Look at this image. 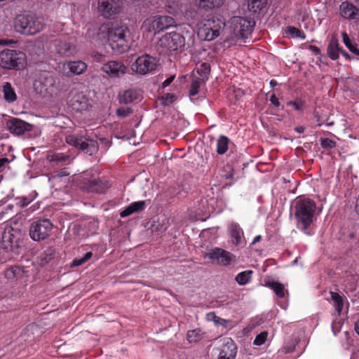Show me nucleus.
Instances as JSON below:
<instances>
[{
  "label": "nucleus",
  "instance_id": "1",
  "mask_svg": "<svg viewBox=\"0 0 359 359\" xmlns=\"http://www.w3.org/2000/svg\"><path fill=\"white\" fill-rule=\"evenodd\" d=\"M100 29L107 32L109 43L116 53H125L130 48L129 29L126 25L116 22L102 25Z\"/></svg>",
  "mask_w": 359,
  "mask_h": 359
},
{
  "label": "nucleus",
  "instance_id": "2",
  "mask_svg": "<svg viewBox=\"0 0 359 359\" xmlns=\"http://www.w3.org/2000/svg\"><path fill=\"white\" fill-rule=\"evenodd\" d=\"M294 217L297 219V227L305 234L311 236L309 227L314 221L316 210V202L309 198H303L295 203Z\"/></svg>",
  "mask_w": 359,
  "mask_h": 359
},
{
  "label": "nucleus",
  "instance_id": "3",
  "mask_svg": "<svg viewBox=\"0 0 359 359\" xmlns=\"http://www.w3.org/2000/svg\"><path fill=\"white\" fill-rule=\"evenodd\" d=\"M14 26L17 32L30 35L39 32L43 27L41 21L32 13L18 15L15 19Z\"/></svg>",
  "mask_w": 359,
  "mask_h": 359
},
{
  "label": "nucleus",
  "instance_id": "4",
  "mask_svg": "<svg viewBox=\"0 0 359 359\" xmlns=\"http://www.w3.org/2000/svg\"><path fill=\"white\" fill-rule=\"evenodd\" d=\"M27 63L24 53L6 48L0 53V66L4 69L20 70Z\"/></svg>",
  "mask_w": 359,
  "mask_h": 359
},
{
  "label": "nucleus",
  "instance_id": "5",
  "mask_svg": "<svg viewBox=\"0 0 359 359\" xmlns=\"http://www.w3.org/2000/svg\"><path fill=\"white\" fill-rule=\"evenodd\" d=\"M158 45L168 53L173 54L184 50L186 40L180 33L170 32L161 36Z\"/></svg>",
  "mask_w": 359,
  "mask_h": 359
},
{
  "label": "nucleus",
  "instance_id": "6",
  "mask_svg": "<svg viewBox=\"0 0 359 359\" xmlns=\"http://www.w3.org/2000/svg\"><path fill=\"white\" fill-rule=\"evenodd\" d=\"M175 21L172 17L156 15L146 19L142 27L145 32L157 34L175 26Z\"/></svg>",
  "mask_w": 359,
  "mask_h": 359
},
{
  "label": "nucleus",
  "instance_id": "7",
  "mask_svg": "<svg viewBox=\"0 0 359 359\" xmlns=\"http://www.w3.org/2000/svg\"><path fill=\"white\" fill-rule=\"evenodd\" d=\"M224 25V22L215 17L204 19L199 25L198 35L206 41H212L219 35Z\"/></svg>",
  "mask_w": 359,
  "mask_h": 359
},
{
  "label": "nucleus",
  "instance_id": "8",
  "mask_svg": "<svg viewBox=\"0 0 359 359\" xmlns=\"http://www.w3.org/2000/svg\"><path fill=\"white\" fill-rule=\"evenodd\" d=\"M230 25L235 34L248 38L252 32L255 21L250 18L233 16L230 19Z\"/></svg>",
  "mask_w": 359,
  "mask_h": 359
},
{
  "label": "nucleus",
  "instance_id": "9",
  "mask_svg": "<svg viewBox=\"0 0 359 359\" xmlns=\"http://www.w3.org/2000/svg\"><path fill=\"white\" fill-rule=\"evenodd\" d=\"M66 142L90 156L98 150V144L95 140H88L82 136L69 135L66 137Z\"/></svg>",
  "mask_w": 359,
  "mask_h": 359
},
{
  "label": "nucleus",
  "instance_id": "10",
  "mask_svg": "<svg viewBox=\"0 0 359 359\" xmlns=\"http://www.w3.org/2000/svg\"><path fill=\"white\" fill-rule=\"evenodd\" d=\"M53 225L50 219H43L34 222L29 227V236L36 241L47 238L53 230Z\"/></svg>",
  "mask_w": 359,
  "mask_h": 359
},
{
  "label": "nucleus",
  "instance_id": "11",
  "mask_svg": "<svg viewBox=\"0 0 359 359\" xmlns=\"http://www.w3.org/2000/svg\"><path fill=\"white\" fill-rule=\"evenodd\" d=\"M205 257L223 266H227L236 261L235 255L217 247L210 250Z\"/></svg>",
  "mask_w": 359,
  "mask_h": 359
},
{
  "label": "nucleus",
  "instance_id": "12",
  "mask_svg": "<svg viewBox=\"0 0 359 359\" xmlns=\"http://www.w3.org/2000/svg\"><path fill=\"white\" fill-rule=\"evenodd\" d=\"M156 65V61L154 57L144 54L136 59L132 65V69L140 74L144 75L155 70Z\"/></svg>",
  "mask_w": 359,
  "mask_h": 359
},
{
  "label": "nucleus",
  "instance_id": "13",
  "mask_svg": "<svg viewBox=\"0 0 359 359\" xmlns=\"http://www.w3.org/2000/svg\"><path fill=\"white\" fill-rule=\"evenodd\" d=\"M121 7L120 0H98V12L104 18H109L119 13Z\"/></svg>",
  "mask_w": 359,
  "mask_h": 359
},
{
  "label": "nucleus",
  "instance_id": "14",
  "mask_svg": "<svg viewBox=\"0 0 359 359\" xmlns=\"http://www.w3.org/2000/svg\"><path fill=\"white\" fill-rule=\"evenodd\" d=\"M109 187V182L103 178H94L84 181L81 186L83 190L95 194H103Z\"/></svg>",
  "mask_w": 359,
  "mask_h": 359
},
{
  "label": "nucleus",
  "instance_id": "15",
  "mask_svg": "<svg viewBox=\"0 0 359 359\" xmlns=\"http://www.w3.org/2000/svg\"><path fill=\"white\" fill-rule=\"evenodd\" d=\"M126 66L121 61L110 60L105 62L101 69L111 78H118L126 72Z\"/></svg>",
  "mask_w": 359,
  "mask_h": 359
},
{
  "label": "nucleus",
  "instance_id": "16",
  "mask_svg": "<svg viewBox=\"0 0 359 359\" xmlns=\"http://www.w3.org/2000/svg\"><path fill=\"white\" fill-rule=\"evenodd\" d=\"M8 130L16 135H21L27 131H31L33 126L18 118H11L6 122Z\"/></svg>",
  "mask_w": 359,
  "mask_h": 359
},
{
  "label": "nucleus",
  "instance_id": "17",
  "mask_svg": "<svg viewBox=\"0 0 359 359\" xmlns=\"http://www.w3.org/2000/svg\"><path fill=\"white\" fill-rule=\"evenodd\" d=\"M236 352L237 347L234 341L227 338L219 349L217 359H235Z\"/></svg>",
  "mask_w": 359,
  "mask_h": 359
},
{
  "label": "nucleus",
  "instance_id": "18",
  "mask_svg": "<svg viewBox=\"0 0 359 359\" xmlns=\"http://www.w3.org/2000/svg\"><path fill=\"white\" fill-rule=\"evenodd\" d=\"M341 15L347 19L358 20L359 9L352 4L345 1L340 5Z\"/></svg>",
  "mask_w": 359,
  "mask_h": 359
},
{
  "label": "nucleus",
  "instance_id": "19",
  "mask_svg": "<svg viewBox=\"0 0 359 359\" xmlns=\"http://www.w3.org/2000/svg\"><path fill=\"white\" fill-rule=\"evenodd\" d=\"M146 206L147 204L145 201L133 202L120 212V216L121 217L124 218L134 213L141 212L146 208Z\"/></svg>",
  "mask_w": 359,
  "mask_h": 359
},
{
  "label": "nucleus",
  "instance_id": "20",
  "mask_svg": "<svg viewBox=\"0 0 359 359\" xmlns=\"http://www.w3.org/2000/svg\"><path fill=\"white\" fill-rule=\"evenodd\" d=\"M229 233L234 245L237 246L241 243L243 231L238 223L232 222L229 225Z\"/></svg>",
  "mask_w": 359,
  "mask_h": 359
},
{
  "label": "nucleus",
  "instance_id": "21",
  "mask_svg": "<svg viewBox=\"0 0 359 359\" xmlns=\"http://www.w3.org/2000/svg\"><path fill=\"white\" fill-rule=\"evenodd\" d=\"M86 64L80 60L70 61L63 65L64 71H66L67 69L71 74L76 75L82 74L86 69Z\"/></svg>",
  "mask_w": 359,
  "mask_h": 359
},
{
  "label": "nucleus",
  "instance_id": "22",
  "mask_svg": "<svg viewBox=\"0 0 359 359\" xmlns=\"http://www.w3.org/2000/svg\"><path fill=\"white\" fill-rule=\"evenodd\" d=\"M141 96L140 91L136 89L125 90L119 96V101L122 104H129L137 100Z\"/></svg>",
  "mask_w": 359,
  "mask_h": 359
},
{
  "label": "nucleus",
  "instance_id": "23",
  "mask_svg": "<svg viewBox=\"0 0 359 359\" xmlns=\"http://www.w3.org/2000/svg\"><path fill=\"white\" fill-rule=\"evenodd\" d=\"M341 49L338 40L332 38L327 46V55L331 60H336L339 58Z\"/></svg>",
  "mask_w": 359,
  "mask_h": 359
},
{
  "label": "nucleus",
  "instance_id": "24",
  "mask_svg": "<svg viewBox=\"0 0 359 359\" xmlns=\"http://www.w3.org/2000/svg\"><path fill=\"white\" fill-rule=\"evenodd\" d=\"M55 46L57 53L61 55L69 56L73 54L74 48L71 44L67 41L60 40L55 41Z\"/></svg>",
  "mask_w": 359,
  "mask_h": 359
},
{
  "label": "nucleus",
  "instance_id": "25",
  "mask_svg": "<svg viewBox=\"0 0 359 359\" xmlns=\"http://www.w3.org/2000/svg\"><path fill=\"white\" fill-rule=\"evenodd\" d=\"M266 285L273 290L276 296L279 298L285 297V290L284 285L275 280H269L266 283Z\"/></svg>",
  "mask_w": 359,
  "mask_h": 359
},
{
  "label": "nucleus",
  "instance_id": "26",
  "mask_svg": "<svg viewBox=\"0 0 359 359\" xmlns=\"http://www.w3.org/2000/svg\"><path fill=\"white\" fill-rule=\"evenodd\" d=\"M222 4V0H196L198 6L204 11H210L215 7H219Z\"/></svg>",
  "mask_w": 359,
  "mask_h": 359
},
{
  "label": "nucleus",
  "instance_id": "27",
  "mask_svg": "<svg viewBox=\"0 0 359 359\" xmlns=\"http://www.w3.org/2000/svg\"><path fill=\"white\" fill-rule=\"evenodd\" d=\"M39 81L45 88L46 90L53 87L55 83V78L50 72H44L41 74L39 79Z\"/></svg>",
  "mask_w": 359,
  "mask_h": 359
},
{
  "label": "nucleus",
  "instance_id": "28",
  "mask_svg": "<svg viewBox=\"0 0 359 359\" xmlns=\"http://www.w3.org/2000/svg\"><path fill=\"white\" fill-rule=\"evenodd\" d=\"M266 4L267 0H248V10L254 13H259Z\"/></svg>",
  "mask_w": 359,
  "mask_h": 359
},
{
  "label": "nucleus",
  "instance_id": "29",
  "mask_svg": "<svg viewBox=\"0 0 359 359\" xmlns=\"http://www.w3.org/2000/svg\"><path fill=\"white\" fill-rule=\"evenodd\" d=\"M229 139L224 135H220L217 141V153L219 155L225 154L229 148Z\"/></svg>",
  "mask_w": 359,
  "mask_h": 359
},
{
  "label": "nucleus",
  "instance_id": "30",
  "mask_svg": "<svg viewBox=\"0 0 359 359\" xmlns=\"http://www.w3.org/2000/svg\"><path fill=\"white\" fill-rule=\"evenodd\" d=\"M3 93L4 99L8 102H13L16 100L17 96L11 86V84L8 82H6L3 86Z\"/></svg>",
  "mask_w": 359,
  "mask_h": 359
},
{
  "label": "nucleus",
  "instance_id": "31",
  "mask_svg": "<svg viewBox=\"0 0 359 359\" xmlns=\"http://www.w3.org/2000/svg\"><path fill=\"white\" fill-rule=\"evenodd\" d=\"M331 298L334 302V306L335 308L336 311L337 312V315L340 316L341 313V311L344 308V299L342 296H341L339 293L335 292H331Z\"/></svg>",
  "mask_w": 359,
  "mask_h": 359
},
{
  "label": "nucleus",
  "instance_id": "32",
  "mask_svg": "<svg viewBox=\"0 0 359 359\" xmlns=\"http://www.w3.org/2000/svg\"><path fill=\"white\" fill-rule=\"evenodd\" d=\"M252 273L251 270L242 271L237 274L235 280L240 285H245L250 281Z\"/></svg>",
  "mask_w": 359,
  "mask_h": 359
},
{
  "label": "nucleus",
  "instance_id": "33",
  "mask_svg": "<svg viewBox=\"0 0 359 359\" xmlns=\"http://www.w3.org/2000/svg\"><path fill=\"white\" fill-rule=\"evenodd\" d=\"M197 73L199 74V79L201 81H206L208 79V76L210 72V65L208 62H203L196 69Z\"/></svg>",
  "mask_w": 359,
  "mask_h": 359
},
{
  "label": "nucleus",
  "instance_id": "34",
  "mask_svg": "<svg viewBox=\"0 0 359 359\" xmlns=\"http://www.w3.org/2000/svg\"><path fill=\"white\" fill-rule=\"evenodd\" d=\"M50 161L64 165L69 161V155L63 153H55L49 156Z\"/></svg>",
  "mask_w": 359,
  "mask_h": 359
},
{
  "label": "nucleus",
  "instance_id": "35",
  "mask_svg": "<svg viewBox=\"0 0 359 359\" xmlns=\"http://www.w3.org/2000/svg\"><path fill=\"white\" fill-rule=\"evenodd\" d=\"M343 42L346 45V46L348 48V50L355 54V55H359V49L357 48L356 45H353L351 43V41L348 36V35L346 32L342 33Z\"/></svg>",
  "mask_w": 359,
  "mask_h": 359
},
{
  "label": "nucleus",
  "instance_id": "36",
  "mask_svg": "<svg viewBox=\"0 0 359 359\" xmlns=\"http://www.w3.org/2000/svg\"><path fill=\"white\" fill-rule=\"evenodd\" d=\"M205 82V81H201V79L199 78L192 79L189 89V95H196L198 93V90L201 87V83H204Z\"/></svg>",
  "mask_w": 359,
  "mask_h": 359
},
{
  "label": "nucleus",
  "instance_id": "37",
  "mask_svg": "<svg viewBox=\"0 0 359 359\" xmlns=\"http://www.w3.org/2000/svg\"><path fill=\"white\" fill-rule=\"evenodd\" d=\"M92 257H93V253L91 252H88L83 256V257L75 258L72 261V262L71 264V266L76 267V266H81L83 264H85L86 262H87Z\"/></svg>",
  "mask_w": 359,
  "mask_h": 359
},
{
  "label": "nucleus",
  "instance_id": "38",
  "mask_svg": "<svg viewBox=\"0 0 359 359\" xmlns=\"http://www.w3.org/2000/svg\"><path fill=\"white\" fill-rule=\"evenodd\" d=\"M287 32L294 38H299L302 39H306V34H304V32L294 27H287Z\"/></svg>",
  "mask_w": 359,
  "mask_h": 359
},
{
  "label": "nucleus",
  "instance_id": "39",
  "mask_svg": "<svg viewBox=\"0 0 359 359\" xmlns=\"http://www.w3.org/2000/svg\"><path fill=\"white\" fill-rule=\"evenodd\" d=\"M187 340L191 343L199 341L201 338V330L198 329L189 330L187 334Z\"/></svg>",
  "mask_w": 359,
  "mask_h": 359
},
{
  "label": "nucleus",
  "instance_id": "40",
  "mask_svg": "<svg viewBox=\"0 0 359 359\" xmlns=\"http://www.w3.org/2000/svg\"><path fill=\"white\" fill-rule=\"evenodd\" d=\"M176 100V96L173 93H165L161 96L160 100L161 104L163 106H168Z\"/></svg>",
  "mask_w": 359,
  "mask_h": 359
},
{
  "label": "nucleus",
  "instance_id": "41",
  "mask_svg": "<svg viewBox=\"0 0 359 359\" xmlns=\"http://www.w3.org/2000/svg\"><path fill=\"white\" fill-rule=\"evenodd\" d=\"M320 145L325 149H331L336 147V142L330 138H321Z\"/></svg>",
  "mask_w": 359,
  "mask_h": 359
},
{
  "label": "nucleus",
  "instance_id": "42",
  "mask_svg": "<svg viewBox=\"0 0 359 359\" xmlns=\"http://www.w3.org/2000/svg\"><path fill=\"white\" fill-rule=\"evenodd\" d=\"M267 335L268 334L266 332H262L257 334L254 340V344L256 346H261L264 344L266 340Z\"/></svg>",
  "mask_w": 359,
  "mask_h": 359
},
{
  "label": "nucleus",
  "instance_id": "43",
  "mask_svg": "<svg viewBox=\"0 0 359 359\" xmlns=\"http://www.w3.org/2000/svg\"><path fill=\"white\" fill-rule=\"evenodd\" d=\"M55 251L53 249L49 248L43 251L42 254V260L46 262H49L54 257Z\"/></svg>",
  "mask_w": 359,
  "mask_h": 359
},
{
  "label": "nucleus",
  "instance_id": "44",
  "mask_svg": "<svg viewBox=\"0 0 359 359\" xmlns=\"http://www.w3.org/2000/svg\"><path fill=\"white\" fill-rule=\"evenodd\" d=\"M133 110L130 107H120L116 110V115L119 117H126L132 114Z\"/></svg>",
  "mask_w": 359,
  "mask_h": 359
},
{
  "label": "nucleus",
  "instance_id": "45",
  "mask_svg": "<svg viewBox=\"0 0 359 359\" xmlns=\"http://www.w3.org/2000/svg\"><path fill=\"white\" fill-rule=\"evenodd\" d=\"M180 189L181 187L178 184H175V185L171 187L170 189H168L170 197H180V196L181 195Z\"/></svg>",
  "mask_w": 359,
  "mask_h": 359
},
{
  "label": "nucleus",
  "instance_id": "46",
  "mask_svg": "<svg viewBox=\"0 0 359 359\" xmlns=\"http://www.w3.org/2000/svg\"><path fill=\"white\" fill-rule=\"evenodd\" d=\"M214 317V323L216 325H221L223 327H227L229 323L230 320L222 318L215 314H212Z\"/></svg>",
  "mask_w": 359,
  "mask_h": 359
},
{
  "label": "nucleus",
  "instance_id": "47",
  "mask_svg": "<svg viewBox=\"0 0 359 359\" xmlns=\"http://www.w3.org/2000/svg\"><path fill=\"white\" fill-rule=\"evenodd\" d=\"M287 106H292L295 110H302L304 106V102L302 100L289 101L287 102Z\"/></svg>",
  "mask_w": 359,
  "mask_h": 359
},
{
  "label": "nucleus",
  "instance_id": "48",
  "mask_svg": "<svg viewBox=\"0 0 359 359\" xmlns=\"http://www.w3.org/2000/svg\"><path fill=\"white\" fill-rule=\"evenodd\" d=\"M309 49L311 51H312L313 55H315L316 56L321 54L320 49L318 47L316 46L310 45L309 46Z\"/></svg>",
  "mask_w": 359,
  "mask_h": 359
},
{
  "label": "nucleus",
  "instance_id": "49",
  "mask_svg": "<svg viewBox=\"0 0 359 359\" xmlns=\"http://www.w3.org/2000/svg\"><path fill=\"white\" fill-rule=\"evenodd\" d=\"M270 102L276 107H278L280 106V102L278 100V98L273 94L270 97Z\"/></svg>",
  "mask_w": 359,
  "mask_h": 359
},
{
  "label": "nucleus",
  "instance_id": "50",
  "mask_svg": "<svg viewBox=\"0 0 359 359\" xmlns=\"http://www.w3.org/2000/svg\"><path fill=\"white\" fill-rule=\"evenodd\" d=\"M175 76H171L169 78L166 79L162 83L163 88H165L168 86L174 80Z\"/></svg>",
  "mask_w": 359,
  "mask_h": 359
},
{
  "label": "nucleus",
  "instance_id": "51",
  "mask_svg": "<svg viewBox=\"0 0 359 359\" xmlns=\"http://www.w3.org/2000/svg\"><path fill=\"white\" fill-rule=\"evenodd\" d=\"M13 269H10V268H8L6 271V273H5V276L8 279H11V278H14L15 276H14L13 273Z\"/></svg>",
  "mask_w": 359,
  "mask_h": 359
},
{
  "label": "nucleus",
  "instance_id": "52",
  "mask_svg": "<svg viewBox=\"0 0 359 359\" xmlns=\"http://www.w3.org/2000/svg\"><path fill=\"white\" fill-rule=\"evenodd\" d=\"M9 163V160L6 157L0 158V170L7 163Z\"/></svg>",
  "mask_w": 359,
  "mask_h": 359
},
{
  "label": "nucleus",
  "instance_id": "53",
  "mask_svg": "<svg viewBox=\"0 0 359 359\" xmlns=\"http://www.w3.org/2000/svg\"><path fill=\"white\" fill-rule=\"evenodd\" d=\"M224 177L226 180L232 179L233 177V170L230 169L229 171L228 172V173L226 174L225 175H224Z\"/></svg>",
  "mask_w": 359,
  "mask_h": 359
},
{
  "label": "nucleus",
  "instance_id": "54",
  "mask_svg": "<svg viewBox=\"0 0 359 359\" xmlns=\"http://www.w3.org/2000/svg\"><path fill=\"white\" fill-rule=\"evenodd\" d=\"M30 201L28 200L27 198H23L21 201H20V203H21V206L22 207H25V206H27L28 205L29 203H30Z\"/></svg>",
  "mask_w": 359,
  "mask_h": 359
},
{
  "label": "nucleus",
  "instance_id": "55",
  "mask_svg": "<svg viewBox=\"0 0 359 359\" xmlns=\"http://www.w3.org/2000/svg\"><path fill=\"white\" fill-rule=\"evenodd\" d=\"M10 269H13L12 271H13V273L15 276H16L17 274L19 273L20 271V268L18 266H11L10 268Z\"/></svg>",
  "mask_w": 359,
  "mask_h": 359
},
{
  "label": "nucleus",
  "instance_id": "56",
  "mask_svg": "<svg viewBox=\"0 0 359 359\" xmlns=\"http://www.w3.org/2000/svg\"><path fill=\"white\" fill-rule=\"evenodd\" d=\"M69 172L66 170V169H62L60 172H59V174L58 175L60 176V177H63V176H67L69 175Z\"/></svg>",
  "mask_w": 359,
  "mask_h": 359
},
{
  "label": "nucleus",
  "instance_id": "57",
  "mask_svg": "<svg viewBox=\"0 0 359 359\" xmlns=\"http://www.w3.org/2000/svg\"><path fill=\"white\" fill-rule=\"evenodd\" d=\"M295 131L298 133H303L305 130V128L303 126H297L294 128Z\"/></svg>",
  "mask_w": 359,
  "mask_h": 359
},
{
  "label": "nucleus",
  "instance_id": "58",
  "mask_svg": "<svg viewBox=\"0 0 359 359\" xmlns=\"http://www.w3.org/2000/svg\"><path fill=\"white\" fill-rule=\"evenodd\" d=\"M261 239H262V236L260 235L256 236L252 242V245H254V244L257 243V242H259L261 241Z\"/></svg>",
  "mask_w": 359,
  "mask_h": 359
},
{
  "label": "nucleus",
  "instance_id": "59",
  "mask_svg": "<svg viewBox=\"0 0 359 359\" xmlns=\"http://www.w3.org/2000/svg\"><path fill=\"white\" fill-rule=\"evenodd\" d=\"M340 53L344 56L345 57L346 59H351V57L350 55H348V53L347 52H346L345 50H344L342 48L340 50Z\"/></svg>",
  "mask_w": 359,
  "mask_h": 359
},
{
  "label": "nucleus",
  "instance_id": "60",
  "mask_svg": "<svg viewBox=\"0 0 359 359\" xmlns=\"http://www.w3.org/2000/svg\"><path fill=\"white\" fill-rule=\"evenodd\" d=\"M355 332L359 335V320H358L355 323Z\"/></svg>",
  "mask_w": 359,
  "mask_h": 359
},
{
  "label": "nucleus",
  "instance_id": "61",
  "mask_svg": "<svg viewBox=\"0 0 359 359\" xmlns=\"http://www.w3.org/2000/svg\"><path fill=\"white\" fill-rule=\"evenodd\" d=\"M212 314H215V313L214 312H210V313H208L207 316L209 320H211L214 322V317Z\"/></svg>",
  "mask_w": 359,
  "mask_h": 359
},
{
  "label": "nucleus",
  "instance_id": "62",
  "mask_svg": "<svg viewBox=\"0 0 359 359\" xmlns=\"http://www.w3.org/2000/svg\"><path fill=\"white\" fill-rule=\"evenodd\" d=\"M104 57L103 55H99L97 56V60L98 61H100V62H102V61H103V60H102V59H103Z\"/></svg>",
  "mask_w": 359,
  "mask_h": 359
},
{
  "label": "nucleus",
  "instance_id": "63",
  "mask_svg": "<svg viewBox=\"0 0 359 359\" xmlns=\"http://www.w3.org/2000/svg\"><path fill=\"white\" fill-rule=\"evenodd\" d=\"M275 83H276V81L274 80H271V85H274Z\"/></svg>",
  "mask_w": 359,
  "mask_h": 359
},
{
  "label": "nucleus",
  "instance_id": "64",
  "mask_svg": "<svg viewBox=\"0 0 359 359\" xmlns=\"http://www.w3.org/2000/svg\"><path fill=\"white\" fill-rule=\"evenodd\" d=\"M4 216V214L3 213H0V219H1V218L3 217Z\"/></svg>",
  "mask_w": 359,
  "mask_h": 359
}]
</instances>
